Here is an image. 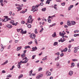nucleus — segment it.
Listing matches in <instances>:
<instances>
[{
	"mask_svg": "<svg viewBox=\"0 0 79 79\" xmlns=\"http://www.w3.org/2000/svg\"><path fill=\"white\" fill-rule=\"evenodd\" d=\"M33 21H34V19H32V16L30 15L28 17V19H27V23H31V24H32Z\"/></svg>",
	"mask_w": 79,
	"mask_h": 79,
	"instance_id": "1",
	"label": "nucleus"
},
{
	"mask_svg": "<svg viewBox=\"0 0 79 79\" xmlns=\"http://www.w3.org/2000/svg\"><path fill=\"white\" fill-rule=\"evenodd\" d=\"M24 63V61H23L22 60H21L20 62H18V64H17V66L18 68L20 69L21 68V65L22 63Z\"/></svg>",
	"mask_w": 79,
	"mask_h": 79,
	"instance_id": "2",
	"label": "nucleus"
},
{
	"mask_svg": "<svg viewBox=\"0 0 79 79\" xmlns=\"http://www.w3.org/2000/svg\"><path fill=\"white\" fill-rule=\"evenodd\" d=\"M36 35L35 34H31L30 35V37L33 39H34L35 38Z\"/></svg>",
	"mask_w": 79,
	"mask_h": 79,
	"instance_id": "3",
	"label": "nucleus"
},
{
	"mask_svg": "<svg viewBox=\"0 0 79 79\" xmlns=\"http://www.w3.org/2000/svg\"><path fill=\"white\" fill-rule=\"evenodd\" d=\"M32 52H35V51H36L37 50V48L36 46L35 47H33L32 48Z\"/></svg>",
	"mask_w": 79,
	"mask_h": 79,
	"instance_id": "4",
	"label": "nucleus"
},
{
	"mask_svg": "<svg viewBox=\"0 0 79 79\" xmlns=\"http://www.w3.org/2000/svg\"><path fill=\"white\" fill-rule=\"evenodd\" d=\"M73 7L74 6H73V5H70L68 8V11H70V10H71V8H73Z\"/></svg>",
	"mask_w": 79,
	"mask_h": 79,
	"instance_id": "5",
	"label": "nucleus"
},
{
	"mask_svg": "<svg viewBox=\"0 0 79 79\" xmlns=\"http://www.w3.org/2000/svg\"><path fill=\"white\" fill-rule=\"evenodd\" d=\"M71 23H72L71 25H72V26H74V25H76V22L74 21H71Z\"/></svg>",
	"mask_w": 79,
	"mask_h": 79,
	"instance_id": "6",
	"label": "nucleus"
},
{
	"mask_svg": "<svg viewBox=\"0 0 79 79\" xmlns=\"http://www.w3.org/2000/svg\"><path fill=\"white\" fill-rule=\"evenodd\" d=\"M73 71L71 70L69 72L68 74L70 76H71L73 75Z\"/></svg>",
	"mask_w": 79,
	"mask_h": 79,
	"instance_id": "7",
	"label": "nucleus"
},
{
	"mask_svg": "<svg viewBox=\"0 0 79 79\" xmlns=\"http://www.w3.org/2000/svg\"><path fill=\"white\" fill-rule=\"evenodd\" d=\"M52 36L54 38L55 37H56V32H54L53 34L52 35Z\"/></svg>",
	"mask_w": 79,
	"mask_h": 79,
	"instance_id": "8",
	"label": "nucleus"
},
{
	"mask_svg": "<svg viewBox=\"0 0 79 79\" xmlns=\"http://www.w3.org/2000/svg\"><path fill=\"white\" fill-rule=\"evenodd\" d=\"M67 25L69 26H71V22L69 21H68L67 22Z\"/></svg>",
	"mask_w": 79,
	"mask_h": 79,
	"instance_id": "9",
	"label": "nucleus"
},
{
	"mask_svg": "<svg viewBox=\"0 0 79 79\" xmlns=\"http://www.w3.org/2000/svg\"><path fill=\"white\" fill-rule=\"evenodd\" d=\"M32 72H33V71L32 70H31L29 72V76H32Z\"/></svg>",
	"mask_w": 79,
	"mask_h": 79,
	"instance_id": "10",
	"label": "nucleus"
},
{
	"mask_svg": "<svg viewBox=\"0 0 79 79\" xmlns=\"http://www.w3.org/2000/svg\"><path fill=\"white\" fill-rule=\"evenodd\" d=\"M17 9H18L17 10L18 12V11H21L22 10V8L20 7H16Z\"/></svg>",
	"mask_w": 79,
	"mask_h": 79,
	"instance_id": "11",
	"label": "nucleus"
},
{
	"mask_svg": "<svg viewBox=\"0 0 79 79\" xmlns=\"http://www.w3.org/2000/svg\"><path fill=\"white\" fill-rule=\"evenodd\" d=\"M22 48L21 46H20V47H18L17 48V51H19Z\"/></svg>",
	"mask_w": 79,
	"mask_h": 79,
	"instance_id": "12",
	"label": "nucleus"
},
{
	"mask_svg": "<svg viewBox=\"0 0 79 79\" xmlns=\"http://www.w3.org/2000/svg\"><path fill=\"white\" fill-rule=\"evenodd\" d=\"M6 27H8V28H9V29L12 28V26H11V25H6Z\"/></svg>",
	"mask_w": 79,
	"mask_h": 79,
	"instance_id": "13",
	"label": "nucleus"
},
{
	"mask_svg": "<svg viewBox=\"0 0 79 79\" xmlns=\"http://www.w3.org/2000/svg\"><path fill=\"white\" fill-rule=\"evenodd\" d=\"M23 77V74H20L19 75V76L18 78V79H19L20 78H22Z\"/></svg>",
	"mask_w": 79,
	"mask_h": 79,
	"instance_id": "14",
	"label": "nucleus"
},
{
	"mask_svg": "<svg viewBox=\"0 0 79 79\" xmlns=\"http://www.w3.org/2000/svg\"><path fill=\"white\" fill-rule=\"evenodd\" d=\"M71 66H70V67L72 68L73 67H74L75 66V64L74 62H72L71 64Z\"/></svg>",
	"mask_w": 79,
	"mask_h": 79,
	"instance_id": "15",
	"label": "nucleus"
},
{
	"mask_svg": "<svg viewBox=\"0 0 79 79\" xmlns=\"http://www.w3.org/2000/svg\"><path fill=\"white\" fill-rule=\"evenodd\" d=\"M25 55H26V54L24 53H23L21 55V57L22 58H24L25 57Z\"/></svg>",
	"mask_w": 79,
	"mask_h": 79,
	"instance_id": "16",
	"label": "nucleus"
},
{
	"mask_svg": "<svg viewBox=\"0 0 79 79\" xmlns=\"http://www.w3.org/2000/svg\"><path fill=\"white\" fill-rule=\"evenodd\" d=\"M14 23H15V21L14 20H12L10 21V24H12V25Z\"/></svg>",
	"mask_w": 79,
	"mask_h": 79,
	"instance_id": "17",
	"label": "nucleus"
},
{
	"mask_svg": "<svg viewBox=\"0 0 79 79\" xmlns=\"http://www.w3.org/2000/svg\"><path fill=\"white\" fill-rule=\"evenodd\" d=\"M67 51L68 49H67V48H66L64 49L63 50V51L64 52H66Z\"/></svg>",
	"mask_w": 79,
	"mask_h": 79,
	"instance_id": "18",
	"label": "nucleus"
},
{
	"mask_svg": "<svg viewBox=\"0 0 79 79\" xmlns=\"http://www.w3.org/2000/svg\"><path fill=\"white\" fill-rule=\"evenodd\" d=\"M57 44H58V42H55L54 43L53 45L54 46H56Z\"/></svg>",
	"mask_w": 79,
	"mask_h": 79,
	"instance_id": "19",
	"label": "nucleus"
},
{
	"mask_svg": "<svg viewBox=\"0 0 79 79\" xmlns=\"http://www.w3.org/2000/svg\"><path fill=\"white\" fill-rule=\"evenodd\" d=\"M42 11H46V8H43L42 9Z\"/></svg>",
	"mask_w": 79,
	"mask_h": 79,
	"instance_id": "20",
	"label": "nucleus"
},
{
	"mask_svg": "<svg viewBox=\"0 0 79 79\" xmlns=\"http://www.w3.org/2000/svg\"><path fill=\"white\" fill-rule=\"evenodd\" d=\"M48 22L49 23H51V19H48Z\"/></svg>",
	"mask_w": 79,
	"mask_h": 79,
	"instance_id": "21",
	"label": "nucleus"
},
{
	"mask_svg": "<svg viewBox=\"0 0 79 79\" xmlns=\"http://www.w3.org/2000/svg\"><path fill=\"white\" fill-rule=\"evenodd\" d=\"M72 61H77V59H72Z\"/></svg>",
	"mask_w": 79,
	"mask_h": 79,
	"instance_id": "22",
	"label": "nucleus"
},
{
	"mask_svg": "<svg viewBox=\"0 0 79 79\" xmlns=\"http://www.w3.org/2000/svg\"><path fill=\"white\" fill-rule=\"evenodd\" d=\"M50 2L49 0H47V1L46 2V3L47 4L48 3V4H50Z\"/></svg>",
	"mask_w": 79,
	"mask_h": 79,
	"instance_id": "23",
	"label": "nucleus"
},
{
	"mask_svg": "<svg viewBox=\"0 0 79 79\" xmlns=\"http://www.w3.org/2000/svg\"><path fill=\"white\" fill-rule=\"evenodd\" d=\"M28 60L29 59H25L24 60V63H27V61H28Z\"/></svg>",
	"mask_w": 79,
	"mask_h": 79,
	"instance_id": "24",
	"label": "nucleus"
},
{
	"mask_svg": "<svg viewBox=\"0 0 79 79\" xmlns=\"http://www.w3.org/2000/svg\"><path fill=\"white\" fill-rule=\"evenodd\" d=\"M39 5L40 6H43V5H44V3H43V2H41L40 4Z\"/></svg>",
	"mask_w": 79,
	"mask_h": 79,
	"instance_id": "25",
	"label": "nucleus"
},
{
	"mask_svg": "<svg viewBox=\"0 0 79 79\" xmlns=\"http://www.w3.org/2000/svg\"><path fill=\"white\" fill-rule=\"evenodd\" d=\"M79 34H75L74 35V37H77V36H79Z\"/></svg>",
	"mask_w": 79,
	"mask_h": 79,
	"instance_id": "26",
	"label": "nucleus"
},
{
	"mask_svg": "<svg viewBox=\"0 0 79 79\" xmlns=\"http://www.w3.org/2000/svg\"><path fill=\"white\" fill-rule=\"evenodd\" d=\"M55 55H57L58 56H59L60 55V52H58L57 53H55Z\"/></svg>",
	"mask_w": 79,
	"mask_h": 79,
	"instance_id": "27",
	"label": "nucleus"
},
{
	"mask_svg": "<svg viewBox=\"0 0 79 79\" xmlns=\"http://www.w3.org/2000/svg\"><path fill=\"white\" fill-rule=\"evenodd\" d=\"M42 68L40 67L38 69V71H42Z\"/></svg>",
	"mask_w": 79,
	"mask_h": 79,
	"instance_id": "28",
	"label": "nucleus"
},
{
	"mask_svg": "<svg viewBox=\"0 0 79 79\" xmlns=\"http://www.w3.org/2000/svg\"><path fill=\"white\" fill-rule=\"evenodd\" d=\"M27 27L28 28H31V24H28L27 25Z\"/></svg>",
	"mask_w": 79,
	"mask_h": 79,
	"instance_id": "29",
	"label": "nucleus"
},
{
	"mask_svg": "<svg viewBox=\"0 0 79 79\" xmlns=\"http://www.w3.org/2000/svg\"><path fill=\"white\" fill-rule=\"evenodd\" d=\"M37 29H35V34H37V33H38V32H37Z\"/></svg>",
	"mask_w": 79,
	"mask_h": 79,
	"instance_id": "30",
	"label": "nucleus"
},
{
	"mask_svg": "<svg viewBox=\"0 0 79 79\" xmlns=\"http://www.w3.org/2000/svg\"><path fill=\"white\" fill-rule=\"evenodd\" d=\"M79 32V31L78 30H75L74 31V33H75L76 34V32Z\"/></svg>",
	"mask_w": 79,
	"mask_h": 79,
	"instance_id": "31",
	"label": "nucleus"
},
{
	"mask_svg": "<svg viewBox=\"0 0 79 79\" xmlns=\"http://www.w3.org/2000/svg\"><path fill=\"white\" fill-rule=\"evenodd\" d=\"M35 42L36 45H37V40L36 39H35Z\"/></svg>",
	"mask_w": 79,
	"mask_h": 79,
	"instance_id": "32",
	"label": "nucleus"
},
{
	"mask_svg": "<svg viewBox=\"0 0 79 79\" xmlns=\"http://www.w3.org/2000/svg\"><path fill=\"white\" fill-rule=\"evenodd\" d=\"M35 56H36V55H35L33 56H32V59L34 60V59L35 58Z\"/></svg>",
	"mask_w": 79,
	"mask_h": 79,
	"instance_id": "33",
	"label": "nucleus"
},
{
	"mask_svg": "<svg viewBox=\"0 0 79 79\" xmlns=\"http://www.w3.org/2000/svg\"><path fill=\"white\" fill-rule=\"evenodd\" d=\"M18 22H16V23H14V24L12 25L13 26H16L17 25V24H18Z\"/></svg>",
	"mask_w": 79,
	"mask_h": 79,
	"instance_id": "34",
	"label": "nucleus"
},
{
	"mask_svg": "<svg viewBox=\"0 0 79 79\" xmlns=\"http://www.w3.org/2000/svg\"><path fill=\"white\" fill-rule=\"evenodd\" d=\"M65 40H64V38H63V40L61 39V42H64V41H65Z\"/></svg>",
	"mask_w": 79,
	"mask_h": 79,
	"instance_id": "35",
	"label": "nucleus"
},
{
	"mask_svg": "<svg viewBox=\"0 0 79 79\" xmlns=\"http://www.w3.org/2000/svg\"><path fill=\"white\" fill-rule=\"evenodd\" d=\"M44 31V28H42L41 29V31H40V32H42V31Z\"/></svg>",
	"mask_w": 79,
	"mask_h": 79,
	"instance_id": "36",
	"label": "nucleus"
},
{
	"mask_svg": "<svg viewBox=\"0 0 79 79\" xmlns=\"http://www.w3.org/2000/svg\"><path fill=\"white\" fill-rule=\"evenodd\" d=\"M21 23L23 24H24L25 23V21L22 20L21 22Z\"/></svg>",
	"mask_w": 79,
	"mask_h": 79,
	"instance_id": "37",
	"label": "nucleus"
},
{
	"mask_svg": "<svg viewBox=\"0 0 79 79\" xmlns=\"http://www.w3.org/2000/svg\"><path fill=\"white\" fill-rule=\"evenodd\" d=\"M11 47V45H9L8 47V49H10Z\"/></svg>",
	"mask_w": 79,
	"mask_h": 79,
	"instance_id": "38",
	"label": "nucleus"
},
{
	"mask_svg": "<svg viewBox=\"0 0 79 79\" xmlns=\"http://www.w3.org/2000/svg\"><path fill=\"white\" fill-rule=\"evenodd\" d=\"M39 4H37V5H36L35 6V8H38L39 7Z\"/></svg>",
	"mask_w": 79,
	"mask_h": 79,
	"instance_id": "39",
	"label": "nucleus"
},
{
	"mask_svg": "<svg viewBox=\"0 0 79 79\" xmlns=\"http://www.w3.org/2000/svg\"><path fill=\"white\" fill-rule=\"evenodd\" d=\"M11 77V75H9L7 76V77Z\"/></svg>",
	"mask_w": 79,
	"mask_h": 79,
	"instance_id": "40",
	"label": "nucleus"
},
{
	"mask_svg": "<svg viewBox=\"0 0 79 79\" xmlns=\"http://www.w3.org/2000/svg\"><path fill=\"white\" fill-rule=\"evenodd\" d=\"M32 9L33 10H35V6H33L32 7Z\"/></svg>",
	"mask_w": 79,
	"mask_h": 79,
	"instance_id": "41",
	"label": "nucleus"
},
{
	"mask_svg": "<svg viewBox=\"0 0 79 79\" xmlns=\"http://www.w3.org/2000/svg\"><path fill=\"white\" fill-rule=\"evenodd\" d=\"M60 65V63L59 62H57L56 64V66H58Z\"/></svg>",
	"mask_w": 79,
	"mask_h": 79,
	"instance_id": "42",
	"label": "nucleus"
},
{
	"mask_svg": "<svg viewBox=\"0 0 79 79\" xmlns=\"http://www.w3.org/2000/svg\"><path fill=\"white\" fill-rule=\"evenodd\" d=\"M47 58L44 57L43 59H42V60H43V61H44L46 60H47Z\"/></svg>",
	"mask_w": 79,
	"mask_h": 79,
	"instance_id": "43",
	"label": "nucleus"
},
{
	"mask_svg": "<svg viewBox=\"0 0 79 79\" xmlns=\"http://www.w3.org/2000/svg\"><path fill=\"white\" fill-rule=\"evenodd\" d=\"M13 68H15V66L13 65L12 67V68L10 69V70H13Z\"/></svg>",
	"mask_w": 79,
	"mask_h": 79,
	"instance_id": "44",
	"label": "nucleus"
},
{
	"mask_svg": "<svg viewBox=\"0 0 79 79\" xmlns=\"http://www.w3.org/2000/svg\"><path fill=\"white\" fill-rule=\"evenodd\" d=\"M4 49V48H1V52H3V50Z\"/></svg>",
	"mask_w": 79,
	"mask_h": 79,
	"instance_id": "45",
	"label": "nucleus"
},
{
	"mask_svg": "<svg viewBox=\"0 0 79 79\" xmlns=\"http://www.w3.org/2000/svg\"><path fill=\"white\" fill-rule=\"evenodd\" d=\"M27 59H27V57H25V58H23V59L22 60H27Z\"/></svg>",
	"mask_w": 79,
	"mask_h": 79,
	"instance_id": "46",
	"label": "nucleus"
},
{
	"mask_svg": "<svg viewBox=\"0 0 79 79\" xmlns=\"http://www.w3.org/2000/svg\"><path fill=\"white\" fill-rule=\"evenodd\" d=\"M39 76L40 77H43V74H40Z\"/></svg>",
	"mask_w": 79,
	"mask_h": 79,
	"instance_id": "47",
	"label": "nucleus"
},
{
	"mask_svg": "<svg viewBox=\"0 0 79 79\" xmlns=\"http://www.w3.org/2000/svg\"><path fill=\"white\" fill-rule=\"evenodd\" d=\"M36 78L37 79H40V76H39V75H38L36 77Z\"/></svg>",
	"mask_w": 79,
	"mask_h": 79,
	"instance_id": "48",
	"label": "nucleus"
},
{
	"mask_svg": "<svg viewBox=\"0 0 79 79\" xmlns=\"http://www.w3.org/2000/svg\"><path fill=\"white\" fill-rule=\"evenodd\" d=\"M61 4L62 6H64V5H65V3H64V2H63V3H61Z\"/></svg>",
	"mask_w": 79,
	"mask_h": 79,
	"instance_id": "49",
	"label": "nucleus"
},
{
	"mask_svg": "<svg viewBox=\"0 0 79 79\" xmlns=\"http://www.w3.org/2000/svg\"><path fill=\"white\" fill-rule=\"evenodd\" d=\"M32 44V41H31L30 42L28 43V44L29 45H31Z\"/></svg>",
	"mask_w": 79,
	"mask_h": 79,
	"instance_id": "50",
	"label": "nucleus"
},
{
	"mask_svg": "<svg viewBox=\"0 0 79 79\" xmlns=\"http://www.w3.org/2000/svg\"><path fill=\"white\" fill-rule=\"evenodd\" d=\"M63 55H64V54L63 53H61L60 55V56H61V57L63 56Z\"/></svg>",
	"mask_w": 79,
	"mask_h": 79,
	"instance_id": "51",
	"label": "nucleus"
},
{
	"mask_svg": "<svg viewBox=\"0 0 79 79\" xmlns=\"http://www.w3.org/2000/svg\"><path fill=\"white\" fill-rule=\"evenodd\" d=\"M4 20V22H6V21H8V20L7 19H5Z\"/></svg>",
	"mask_w": 79,
	"mask_h": 79,
	"instance_id": "52",
	"label": "nucleus"
},
{
	"mask_svg": "<svg viewBox=\"0 0 79 79\" xmlns=\"http://www.w3.org/2000/svg\"><path fill=\"white\" fill-rule=\"evenodd\" d=\"M23 30L21 29V31H20L21 33V34H23Z\"/></svg>",
	"mask_w": 79,
	"mask_h": 79,
	"instance_id": "53",
	"label": "nucleus"
},
{
	"mask_svg": "<svg viewBox=\"0 0 79 79\" xmlns=\"http://www.w3.org/2000/svg\"><path fill=\"white\" fill-rule=\"evenodd\" d=\"M64 27H65V28H67L68 27V26L66 25H65L64 26Z\"/></svg>",
	"mask_w": 79,
	"mask_h": 79,
	"instance_id": "54",
	"label": "nucleus"
},
{
	"mask_svg": "<svg viewBox=\"0 0 79 79\" xmlns=\"http://www.w3.org/2000/svg\"><path fill=\"white\" fill-rule=\"evenodd\" d=\"M3 0H0V3H3Z\"/></svg>",
	"mask_w": 79,
	"mask_h": 79,
	"instance_id": "55",
	"label": "nucleus"
},
{
	"mask_svg": "<svg viewBox=\"0 0 79 79\" xmlns=\"http://www.w3.org/2000/svg\"><path fill=\"white\" fill-rule=\"evenodd\" d=\"M7 19V21H8L11 20V19L10 18H8Z\"/></svg>",
	"mask_w": 79,
	"mask_h": 79,
	"instance_id": "56",
	"label": "nucleus"
},
{
	"mask_svg": "<svg viewBox=\"0 0 79 79\" xmlns=\"http://www.w3.org/2000/svg\"><path fill=\"white\" fill-rule=\"evenodd\" d=\"M10 15V16H11V15H12V12L11 11H10V12H9V13Z\"/></svg>",
	"mask_w": 79,
	"mask_h": 79,
	"instance_id": "57",
	"label": "nucleus"
},
{
	"mask_svg": "<svg viewBox=\"0 0 79 79\" xmlns=\"http://www.w3.org/2000/svg\"><path fill=\"white\" fill-rule=\"evenodd\" d=\"M74 53H76L77 52V49L74 50Z\"/></svg>",
	"mask_w": 79,
	"mask_h": 79,
	"instance_id": "58",
	"label": "nucleus"
},
{
	"mask_svg": "<svg viewBox=\"0 0 79 79\" xmlns=\"http://www.w3.org/2000/svg\"><path fill=\"white\" fill-rule=\"evenodd\" d=\"M2 73H5L6 71H5V70H3L2 71Z\"/></svg>",
	"mask_w": 79,
	"mask_h": 79,
	"instance_id": "59",
	"label": "nucleus"
},
{
	"mask_svg": "<svg viewBox=\"0 0 79 79\" xmlns=\"http://www.w3.org/2000/svg\"><path fill=\"white\" fill-rule=\"evenodd\" d=\"M20 30H21V29H17V32H19V31H20Z\"/></svg>",
	"mask_w": 79,
	"mask_h": 79,
	"instance_id": "60",
	"label": "nucleus"
},
{
	"mask_svg": "<svg viewBox=\"0 0 79 79\" xmlns=\"http://www.w3.org/2000/svg\"><path fill=\"white\" fill-rule=\"evenodd\" d=\"M27 33V32L26 31H23V34H26V33Z\"/></svg>",
	"mask_w": 79,
	"mask_h": 79,
	"instance_id": "61",
	"label": "nucleus"
},
{
	"mask_svg": "<svg viewBox=\"0 0 79 79\" xmlns=\"http://www.w3.org/2000/svg\"><path fill=\"white\" fill-rule=\"evenodd\" d=\"M8 61V60H6V62H4V64H6V63H7Z\"/></svg>",
	"mask_w": 79,
	"mask_h": 79,
	"instance_id": "62",
	"label": "nucleus"
},
{
	"mask_svg": "<svg viewBox=\"0 0 79 79\" xmlns=\"http://www.w3.org/2000/svg\"><path fill=\"white\" fill-rule=\"evenodd\" d=\"M51 73L49 72L48 74V76H50L51 75Z\"/></svg>",
	"mask_w": 79,
	"mask_h": 79,
	"instance_id": "63",
	"label": "nucleus"
},
{
	"mask_svg": "<svg viewBox=\"0 0 79 79\" xmlns=\"http://www.w3.org/2000/svg\"><path fill=\"white\" fill-rule=\"evenodd\" d=\"M77 67L78 68H79V63L77 64Z\"/></svg>",
	"mask_w": 79,
	"mask_h": 79,
	"instance_id": "64",
	"label": "nucleus"
}]
</instances>
